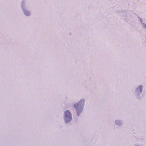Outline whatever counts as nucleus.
I'll return each mask as SVG.
<instances>
[{"label":"nucleus","instance_id":"nucleus-1","mask_svg":"<svg viewBox=\"0 0 146 146\" xmlns=\"http://www.w3.org/2000/svg\"><path fill=\"white\" fill-rule=\"evenodd\" d=\"M84 100H82L78 103L75 104L74 105V108L76 109L77 111V115H79V113L82 111V106L84 103Z\"/></svg>","mask_w":146,"mask_h":146},{"label":"nucleus","instance_id":"nucleus-2","mask_svg":"<svg viewBox=\"0 0 146 146\" xmlns=\"http://www.w3.org/2000/svg\"><path fill=\"white\" fill-rule=\"evenodd\" d=\"M64 119L66 123H68L72 119V116L70 111L66 110L64 112Z\"/></svg>","mask_w":146,"mask_h":146},{"label":"nucleus","instance_id":"nucleus-3","mask_svg":"<svg viewBox=\"0 0 146 146\" xmlns=\"http://www.w3.org/2000/svg\"><path fill=\"white\" fill-rule=\"evenodd\" d=\"M142 86L141 85H140L138 86V87L137 88V89H139L140 90V92H142L141 89L142 88Z\"/></svg>","mask_w":146,"mask_h":146},{"label":"nucleus","instance_id":"nucleus-4","mask_svg":"<svg viewBox=\"0 0 146 146\" xmlns=\"http://www.w3.org/2000/svg\"><path fill=\"white\" fill-rule=\"evenodd\" d=\"M25 14L27 15H29L30 13L29 12L26 11L25 12Z\"/></svg>","mask_w":146,"mask_h":146},{"label":"nucleus","instance_id":"nucleus-5","mask_svg":"<svg viewBox=\"0 0 146 146\" xmlns=\"http://www.w3.org/2000/svg\"><path fill=\"white\" fill-rule=\"evenodd\" d=\"M143 27L144 28H146V24H144L143 25Z\"/></svg>","mask_w":146,"mask_h":146}]
</instances>
